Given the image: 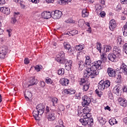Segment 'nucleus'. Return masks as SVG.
Returning <instances> with one entry per match:
<instances>
[{
  "label": "nucleus",
  "instance_id": "obj_18",
  "mask_svg": "<svg viewBox=\"0 0 127 127\" xmlns=\"http://www.w3.org/2000/svg\"><path fill=\"white\" fill-rule=\"evenodd\" d=\"M108 58L109 60L112 61V62H114L115 60H117V59H119V57L114 55V53L112 54H109L108 56Z\"/></svg>",
  "mask_w": 127,
  "mask_h": 127
},
{
  "label": "nucleus",
  "instance_id": "obj_30",
  "mask_svg": "<svg viewBox=\"0 0 127 127\" xmlns=\"http://www.w3.org/2000/svg\"><path fill=\"white\" fill-rule=\"evenodd\" d=\"M82 17H88L89 16V11L87 9H83L82 11Z\"/></svg>",
  "mask_w": 127,
  "mask_h": 127
},
{
  "label": "nucleus",
  "instance_id": "obj_61",
  "mask_svg": "<svg viewBox=\"0 0 127 127\" xmlns=\"http://www.w3.org/2000/svg\"><path fill=\"white\" fill-rule=\"evenodd\" d=\"M24 64H29V60H28V58H25L24 61Z\"/></svg>",
  "mask_w": 127,
  "mask_h": 127
},
{
  "label": "nucleus",
  "instance_id": "obj_8",
  "mask_svg": "<svg viewBox=\"0 0 127 127\" xmlns=\"http://www.w3.org/2000/svg\"><path fill=\"white\" fill-rule=\"evenodd\" d=\"M113 53L117 56V57L120 58V56H121L122 54V50H121V48L117 46H114L113 47Z\"/></svg>",
  "mask_w": 127,
  "mask_h": 127
},
{
  "label": "nucleus",
  "instance_id": "obj_64",
  "mask_svg": "<svg viewBox=\"0 0 127 127\" xmlns=\"http://www.w3.org/2000/svg\"><path fill=\"white\" fill-rule=\"evenodd\" d=\"M124 123L126 124V125H127V117L125 118L123 120Z\"/></svg>",
  "mask_w": 127,
  "mask_h": 127
},
{
  "label": "nucleus",
  "instance_id": "obj_43",
  "mask_svg": "<svg viewBox=\"0 0 127 127\" xmlns=\"http://www.w3.org/2000/svg\"><path fill=\"white\" fill-rule=\"evenodd\" d=\"M101 58L102 60H107V54L105 52L101 54Z\"/></svg>",
  "mask_w": 127,
  "mask_h": 127
},
{
  "label": "nucleus",
  "instance_id": "obj_5",
  "mask_svg": "<svg viewBox=\"0 0 127 127\" xmlns=\"http://www.w3.org/2000/svg\"><path fill=\"white\" fill-rule=\"evenodd\" d=\"M65 60V54L63 51L59 53V54L57 56L56 58V61L59 62V63H64L66 61Z\"/></svg>",
  "mask_w": 127,
  "mask_h": 127
},
{
  "label": "nucleus",
  "instance_id": "obj_19",
  "mask_svg": "<svg viewBox=\"0 0 127 127\" xmlns=\"http://www.w3.org/2000/svg\"><path fill=\"white\" fill-rule=\"evenodd\" d=\"M0 11L6 15H8V14L10 13V10L9 9V8L7 7H0Z\"/></svg>",
  "mask_w": 127,
  "mask_h": 127
},
{
  "label": "nucleus",
  "instance_id": "obj_12",
  "mask_svg": "<svg viewBox=\"0 0 127 127\" xmlns=\"http://www.w3.org/2000/svg\"><path fill=\"white\" fill-rule=\"evenodd\" d=\"M104 117L105 116L103 114L100 115L97 117V121L100 125H105L107 122V120Z\"/></svg>",
  "mask_w": 127,
  "mask_h": 127
},
{
  "label": "nucleus",
  "instance_id": "obj_53",
  "mask_svg": "<svg viewBox=\"0 0 127 127\" xmlns=\"http://www.w3.org/2000/svg\"><path fill=\"white\" fill-rule=\"evenodd\" d=\"M60 2H61L62 4H68L69 3L67 0H61Z\"/></svg>",
  "mask_w": 127,
  "mask_h": 127
},
{
  "label": "nucleus",
  "instance_id": "obj_20",
  "mask_svg": "<svg viewBox=\"0 0 127 127\" xmlns=\"http://www.w3.org/2000/svg\"><path fill=\"white\" fill-rule=\"evenodd\" d=\"M120 71H122V73H124V75H127V66L124 63L121 66Z\"/></svg>",
  "mask_w": 127,
  "mask_h": 127
},
{
  "label": "nucleus",
  "instance_id": "obj_4",
  "mask_svg": "<svg viewBox=\"0 0 127 127\" xmlns=\"http://www.w3.org/2000/svg\"><path fill=\"white\" fill-rule=\"evenodd\" d=\"M87 79L88 78H82L79 82V85L83 86L82 90L84 92H86L89 90V85H90V83Z\"/></svg>",
  "mask_w": 127,
  "mask_h": 127
},
{
  "label": "nucleus",
  "instance_id": "obj_2",
  "mask_svg": "<svg viewBox=\"0 0 127 127\" xmlns=\"http://www.w3.org/2000/svg\"><path fill=\"white\" fill-rule=\"evenodd\" d=\"M84 113V118L83 119H80L79 122L82 123V126L86 127L88 125L90 127H92L94 125V120L93 118H89L88 116L90 112H91V107L90 106H87L83 109Z\"/></svg>",
  "mask_w": 127,
  "mask_h": 127
},
{
  "label": "nucleus",
  "instance_id": "obj_33",
  "mask_svg": "<svg viewBox=\"0 0 127 127\" xmlns=\"http://www.w3.org/2000/svg\"><path fill=\"white\" fill-rule=\"evenodd\" d=\"M117 82L118 84L122 83V81H123V78L122 77V75L120 74H118L116 76Z\"/></svg>",
  "mask_w": 127,
  "mask_h": 127
},
{
  "label": "nucleus",
  "instance_id": "obj_38",
  "mask_svg": "<svg viewBox=\"0 0 127 127\" xmlns=\"http://www.w3.org/2000/svg\"><path fill=\"white\" fill-rule=\"evenodd\" d=\"M103 84H104L105 88H109V87L111 86V82L110 80L103 81Z\"/></svg>",
  "mask_w": 127,
  "mask_h": 127
},
{
  "label": "nucleus",
  "instance_id": "obj_45",
  "mask_svg": "<svg viewBox=\"0 0 127 127\" xmlns=\"http://www.w3.org/2000/svg\"><path fill=\"white\" fill-rule=\"evenodd\" d=\"M67 51L70 55H72V54H74V53L75 52V50L74 49V48L71 47L69 49L67 50Z\"/></svg>",
  "mask_w": 127,
  "mask_h": 127
},
{
  "label": "nucleus",
  "instance_id": "obj_26",
  "mask_svg": "<svg viewBox=\"0 0 127 127\" xmlns=\"http://www.w3.org/2000/svg\"><path fill=\"white\" fill-rule=\"evenodd\" d=\"M78 65L79 70H83L84 67L86 66V64H85V63L82 61H79L78 62Z\"/></svg>",
  "mask_w": 127,
  "mask_h": 127
},
{
  "label": "nucleus",
  "instance_id": "obj_34",
  "mask_svg": "<svg viewBox=\"0 0 127 127\" xmlns=\"http://www.w3.org/2000/svg\"><path fill=\"white\" fill-rule=\"evenodd\" d=\"M66 34H70V35L73 36L76 34H78V31L76 30H72L69 32H67Z\"/></svg>",
  "mask_w": 127,
  "mask_h": 127
},
{
  "label": "nucleus",
  "instance_id": "obj_55",
  "mask_svg": "<svg viewBox=\"0 0 127 127\" xmlns=\"http://www.w3.org/2000/svg\"><path fill=\"white\" fill-rule=\"evenodd\" d=\"M108 95H109V99H110L111 100H113V93H112V92L109 91Z\"/></svg>",
  "mask_w": 127,
  "mask_h": 127
},
{
  "label": "nucleus",
  "instance_id": "obj_60",
  "mask_svg": "<svg viewBox=\"0 0 127 127\" xmlns=\"http://www.w3.org/2000/svg\"><path fill=\"white\" fill-rule=\"evenodd\" d=\"M5 55L4 54H2L1 53H0V59H4L5 57Z\"/></svg>",
  "mask_w": 127,
  "mask_h": 127
},
{
  "label": "nucleus",
  "instance_id": "obj_21",
  "mask_svg": "<svg viewBox=\"0 0 127 127\" xmlns=\"http://www.w3.org/2000/svg\"><path fill=\"white\" fill-rule=\"evenodd\" d=\"M85 65L87 68L88 67H90L91 65V63H92V60H91V58H90V56H85Z\"/></svg>",
  "mask_w": 127,
  "mask_h": 127
},
{
  "label": "nucleus",
  "instance_id": "obj_56",
  "mask_svg": "<svg viewBox=\"0 0 127 127\" xmlns=\"http://www.w3.org/2000/svg\"><path fill=\"white\" fill-rule=\"evenodd\" d=\"M16 19L14 17H12L11 18V23H12V24H14L16 22Z\"/></svg>",
  "mask_w": 127,
  "mask_h": 127
},
{
  "label": "nucleus",
  "instance_id": "obj_13",
  "mask_svg": "<svg viewBox=\"0 0 127 127\" xmlns=\"http://www.w3.org/2000/svg\"><path fill=\"white\" fill-rule=\"evenodd\" d=\"M42 16L45 19H48L52 17V12L44 11L42 13Z\"/></svg>",
  "mask_w": 127,
  "mask_h": 127
},
{
  "label": "nucleus",
  "instance_id": "obj_31",
  "mask_svg": "<svg viewBox=\"0 0 127 127\" xmlns=\"http://www.w3.org/2000/svg\"><path fill=\"white\" fill-rule=\"evenodd\" d=\"M84 48H85V45H84L80 44L79 45L75 46V50H77V51H81V50H83Z\"/></svg>",
  "mask_w": 127,
  "mask_h": 127
},
{
  "label": "nucleus",
  "instance_id": "obj_32",
  "mask_svg": "<svg viewBox=\"0 0 127 127\" xmlns=\"http://www.w3.org/2000/svg\"><path fill=\"white\" fill-rule=\"evenodd\" d=\"M109 123L110 125H111V126H114V125L118 124V121H117V120H116V119L112 118L109 120Z\"/></svg>",
  "mask_w": 127,
  "mask_h": 127
},
{
  "label": "nucleus",
  "instance_id": "obj_22",
  "mask_svg": "<svg viewBox=\"0 0 127 127\" xmlns=\"http://www.w3.org/2000/svg\"><path fill=\"white\" fill-rule=\"evenodd\" d=\"M38 83V80L37 79H35V77L33 76L30 78V84L29 86H33V85H36Z\"/></svg>",
  "mask_w": 127,
  "mask_h": 127
},
{
  "label": "nucleus",
  "instance_id": "obj_44",
  "mask_svg": "<svg viewBox=\"0 0 127 127\" xmlns=\"http://www.w3.org/2000/svg\"><path fill=\"white\" fill-rule=\"evenodd\" d=\"M35 70H36L37 72H39L42 69V65H37L35 67Z\"/></svg>",
  "mask_w": 127,
  "mask_h": 127
},
{
  "label": "nucleus",
  "instance_id": "obj_41",
  "mask_svg": "<svg viewBox=\"0 0 127 127\" xmlns=\"http://www.w3.org/2000/svg\"><path fill=\"white\" fill-rule=\"evenodd\" d=\"M85 24V20L84 19H80L78 21V25L79 27H83V26Z\"/></svg>",
  "mask_w": 127,
  "mask_h": 127
},
{
  "label": "nucleus",
  "instance_id": "obj_47",
  "mask_svg": "<svg viewBox=\"0 0 127 127\" xmlns=\"http://www.w3.org/2000/svg\"><path fill=\"white\" fill-rule=\"evenodd\" d=\"M0 53L6 55V49L4 48H2L1 50H0Z\"/></svg>",
  "mask_w": 127,
  "mask_h": 127
},
{
  "label": "nucleus",
  "instance_id": "obj_1",
  "mask_svg": "<svg viewBox=\"0 0 127 127\" xmlns=\"http://www.w3.org/2000/svg\"><path fill=\"white\" fill-rule=\"evenodd\" d=\"M102 61H97L92 63L90 66L86 67L84 71L83 77L84 78H95L97 75H99L98 69L101 68Z\"/></svg>",
  "mask_w": 127,
  "mask_h": 127
},
{
  "label": "nucleus",
  "instance_id": "obj_46",
  "mask_svg": "<svg viewBox=\"0 0 127 127\" xmlns=\"http://www.w3.org/2000/svg\"><path fill=\"white\" fill-rule=\"evenodd\" d=\"M95 92L96 94H97V95H98V96H99L100 97H102V96L103 95V92H102L101 91H98V89H96L95 90Z\"/></svg>",
  "mask_w": 127,
  "mask_h": 127
},
{
  "label": "nucleus",
  "instance_id": "obj_62",
  "mask_svg": "<svg viewBox=\"0 0 127 127\" xmlns=\"http://www.w3.org/2000/svg\"><path fill=\"white\" fill-rule=\"evenodd\" d=\"M121 2L122 4H127V0H121Z\"/></svg>",
  "mask_w": 127,
  "mask_h": 127
},
{
  "label": "nucleus",
  "instance_id": "obj_50",
  "mask_svg": "<svg viewBox=\"0 0 127 127\" xmlns=\"http://www.w3.org/2000/svg\"><path fill=\"white\" fill-rule=\"evenodd\" d=\"M59 124L60 125V127H64V123L63 122V120L61 119L59 120Z\"/></svg>",
  "mask_w": 127,
  "mask_h": 127
},
{
  "label": "nucleus",
  "instance_id": "obj_28",
  "mask_svg": "<svg viewBox=\"0 0 127 127\" xmlns=\"http://www.w3.org/2000/svg\"><path fill=\"white\" fill-rule=\"evenodd\" d=\"M39 115L40 116V113H39V111H34L33 112V116L35 118V120L37 121H38L39 120Z\"/></svg>",
  "mask_w": 127,
  "mask_h": 127
},
{
  "label": "nucleus",
  "instance_id": "obj_27",
  "mask_svg": "<svg viewBox=\"0 0 127 127\" xmlns=\"http://www.w3.org/2000/svg\"><path fill=\"white\" fill-rule=\"evenodd\" d=\"M78 111V117H85V113H84V109H82L81 107L77 109Z\"/></svg>",
  "mask_w": 127,
  "mask_h": 127
},
{
  "label": "nucleus",
  "instance_id": "obj_16",
  "mask_svg": "<svg viewBox=\"0 0 127 127\" xmlns=\"http://www.w3.org/2000/svg\"><path fill=\"white\" fill-rule=\"evenodd\" d=\"M117 27V23L115 19H112L110 20L109 22V28L112 31L115 30V29Z\"/></svg>",
  "mask_w": 127,
  "mask_h": 127
},
{
  "label": "nucleus",
  "instance_id": "obj_17",
  "mask_svg": "<svg viewBox=\"0 0 127 127\" xmlns=\"http://www.w3.org/2000/svg\"><path fill=\"white\" fill-rule=\"evenodd\" d=\"M113 92L117 95V96H121L122 95V91L120 90V87L119 85L116 86L113 90Z\"/></svg>",
  "mask_w": 127,
  "mask_h": 127
},
{
  "label": "nucleus",
  "instance_id": "obj_10",
  "mask_svg": "<svg viewBox=\"0 0 127 127\" xmlns=\"http://www.w3.org/2000/svg\"><path fill=\"white\" fill-rule=\"evenodd\" d=\"M117 71L111 67L107 69V73L109 77H115L117 76Z\"/></svg>",
  "mask_w": 127,
  "mask_h": 127
},
{
  "label": "nucleus",
  "instance_id": "obj_11",
  "mask_svg": "<svg viewBox=\"0 0 127 127\" xmlns=\"http://www.w3.org/2000/svg\"><path fill=\"white\" fill-rule=\"evenodd\" d=\"M36 110L40 113V116L44 114V111H45V106L42 104H38L36 106Z\"/></svg>",
  "mask_w": 127,
  "mask_h": 127
},
{
  "label": "nucleus",
  "instance_id": "obj_51",
  "mask_svg": "<svg viewBox=\"0 0 127 127\" xmlns=\"http://www.w3.org/2000/svg\"><path fill=\"white\" fill-rule=\"evenodd\" d=\"M64 47L65 49L68 50L71 48V45H70L69 44H65L64 45Z\"/></svg>",
  "mask_w": 127,
  "mask_h": 127
},
{
  "label": "nucleus",
  "instance_id": "obj_6",
  "mask_svg": "<svg viewBox=\"0 0 127 127\" xmlns=\"http://www.w3.org/2000/svg\"><path fill=\"white\" fill-rule=\"evenodd\" d=\"M81 104L82 107H86V106H89L90 103H91V98L88 96L84 95L82 97Z\"/></svg>",
  "mask_w": 127,
  "mask_h": 127
},
{
  "label": "nucleus",
  "instance_id": "obj_9",
  "mask_svg": "<svg viewBox=\"0 0 127 127\" xmlns=\"http://www.w3.org/2000/svg\"><path fill=\"white\" fill-rule=\"evenodd\" d=\"M64 63H61V64H65V69L69 71V70H71V67H72V61L67 60H65Z\"/></svg>",
  "mask_w": 127,
  "mask_h": 127
},
{
  "label": "nucleus",
  "instance_id": "obj_24",
  "mask_svg": "<svg viewBox=\"0 0 127 127\" xmlns=\"http://www.w3.org/2000/svg\"><path fill=\"white\" fill-rule=\"evenodd\" d=\"M69 79L67 78H64L61 79V84L63 86H67L69 84Z\"/></svg>",
  "mask_w": 127,
  "mask_h": 127
},
{
  "label": "nucleus",
  "instance_id": "obj_59",
  "mask_svg": "<svg viewBox=\"0 0 127 127\" xmlns=\"http://www.w3.org/2000/svg\"><path fill=\"white\" fill-rule=\"evenodd\" d=\"M100 15L101 17H105L106 16V13L104 11H102L100 12Z\"/></svg>",
  "mask_w": 127,
  "mask_h": 127
},
{
  "label": "nucleus",
  "instance_id": "obj_15",
  "mask_svg": "<svg viewBox=\"0 0 127 127\" xmlns=\"http://www.w3.org/2000/svg\"><path fill=\"white\" fill-rule=\"evenodd\" d=\"M118 102L120 106H122V107H124V108H126L127 106V101L125 98L120 97L118 98Z\"/></svg>",
  "mask_w": 127,
  "mask_h": 127
},
{
  "label": "nucleus",
  "instance_id": "obj_58",
  "mask_svg": "<svg viewBox=\"0 0 127 127\" xmlns=\"http://www.w3.org/2000/svg\"><path fill=\"white\" fill-rule=\"evenodd\" d=\"M40 86H41L42 88H44V87H45V82L44 81H40Z\"/></svg>",
  "mask_w": 127,
  "mask_h": 127
},
{
  "label": "nucleus",
  "instance_id": "obj_40",
  "mask_svg": "<svg viewBox=\"0 0 127 127\" xmlns=\"http://www.w3.org/2000/svg\"><path fill=\"white\" fill-rule=\"evenodd\" d=\"M64 73H65V69L64 68H61L58 71V74L61 75V76L64 75Z\"/></svg>",
  "mask_w": 127,
  "mask_h": 127
},
{
  "label": "nucleus",
  "instance_id": "obj_54",
  "mask_svg": "<svg viewBox=\"0 0 127 127\" xmlns=\"http://www.w3.org/2000/svg\"><path fill=\"white\" fill-rule=\"evenodd\" d=\"M123 49L124 50V51L125 52V53L127 55V43H125L124 47Z\"/></svg>",
  "mask_w": 127,
  "mask_h": 127
},
{
  "label": "nucleus",
  "instance_id": "obj_42",
  "mask_svg": "<svg viewBox=\"0 0 127 127\" xmlns=\"http://www.w3.org/2000/svg\"><path fill=\"white\" fill-rule=\"evenodd\" d=\"M123 7H122V5L121 4H118L117 6L115 8V9L116 11H121L122 10Z\"/></svg>",
  "mask_w": 127,
  "mask_h": 127
},
{
  "label": "nucleus",
  "instance_id": "obj_49",
  "mask_svg": "<svg viewBox=\"0 0 127 127\" xmlns=\"http://www.w3.org/2000/svg\"><path fill=\"white\" fill-rule=\"evenodd\" d=\"M13 1L16 3H19L20 4H21V5H22V3H23V1L21 0H13Z\"/></svg>",
  "mask_w": 127,
  "mask_h": 127
},
{
  "label": "nucleus",
  "instance_id": "obj_48",
  "mask_svg": "<svg viewBox=\"0 0 127 127\" xmlns=\"http://www.w3.org/2000/svg\"><path fill=\"white\" fill-rule=\"evenodd\" d=\"M95 9L97 10H100L102 9V6L99 4H96L95 5Z\"/></svg>",
  "mask_w": 127,
  "mask_h": 127
},
{
  "label": "nucleus",
  "instance_id": "obj_29",
  "mask_svg": "<svg viewBox=\"0 0 127 127\" xmlns=\"http://www.w3.org/2000/svg\"><path fill=\"white\" fill-rule=\"evenodd\" d=\"M52 103L54 107H57L58 106V98L54 97L52 99Z\"/></svg>",
  "mask_w": 127,
  "mask_h": 127
},
{
  "label": "nucleus",
  "instance_id": "obj_36",
  "mask_svg": "<svg viewBox=\"0 0 127 127\" xmlns=\"http://www.w3.org/2000/svg\"><path fill=\"white\" fill-rule=\"evenodd\" d=\"M96 49L98 51H99L100 53L102 52V44L100 43H97L96 44Z\"/></svg>",
  "mask_w": 127,
  "mask_h": 127
},
{
  "label": "nucleus",
  "instance_id": "obj_37",
  "mask_svg": "<svg viewBox=\"0 0 127 127\" xmlns=\"http://www.w3.org/2000/svg\"><path fill=\"white\" fill-rule=\"evenodd\" d=\"M112 48L111 46H106L104 49V52H110L112 50Z\"/></svg>",
  "mask_w": 127,
  "mask_h": 127
},
{
  "label": "nucleus",
  "instance_id": "obj_63",
  "mask_svg": "<svg viewBox=\"0 0 127 127\" xmlns=\"http://www.w3.org/2000/svg\"><path fill=\"white\" fill-rule=\"evenodd\" d=\"M5 3V0H0V4H4Z\"/></svg>",
  "mask_w": 127,
  "mask_h": 127
},
{
  "label": "nucleus",
  "instance_id": "obj_14",
  "mask_svg": "<svg viewBox=\"0 0 127 127\" xmlns=\"http://www.w3.org/2000/svg\"><path fill=\"white\" fill-rule=\"evenodd\" d=\"M24 96L27 102H31V98H32V93L29 91H26Z\"/></svg>",
  "mask_w": 127,
  "mask_h": 127
},
{
  "label": "nucleus",
  "instance_id": "obj_52",
  "mask_svg": "<svg viewBox=\"0 0 127 127\" xmlns=\"http://www.w3.org/2000/svg\"><path fill=\"white\" fill-rule=\"evenodd\" d=\"M29 1L32 2V3H35V4L39 2V0H28Z\"/></svg>",
  "mask_w": 127,
  "mask_h": 127
},
{
  "label": "nucleus",
  "instance_id": "obj_7",
  "mask_svg": "<svg viewBox=\"0 0 127 127\" xmlns=\"http://www.w3.org/2000/svg\"><path fill=\"white\" fill-rule=\"evenodd\" d=\"M52 17L54 19H59L62 16V12L61 11L56 10L52 12Z\"/></svg>",
  "mask_w": 127,
  "mask_h": 127
},
{
  "label": "nucleus",
  "instance_id": "obj_57",
  "mask_svg": "<svg viewBox=\"0 0 127 127\" xmlns=\"http://www.w3.org/2000/svg\"><path fill=\"white\" fill-rule=\"evenodd\" d=\"M17 17H19V12H14V18L16 19Z\"/></svg>",
  "mask_w": 127,
  "mask_h": 127
},
{
  "label": "nucleus",
  "instance_id": "obj_25",
  "mask_svg": "<svg viewBox=\"0 0 127 127\" xmlns=\"http://www.w3.org/2000/svg\"><path fill=\"white\" fill-rule=\"evenodd\" d=\"M98 87L99 90H100V91H104L105 90V88H106L105 86V84H104V80H101L98 85Z\"/></svg>",
  "mask_w": 127,
  "mask_h": 127
},
{
  "label": "nucleus",
  "instance_id": "obj_35",
  "mask_svg": "<svg viewBox=\"0 0 127 127\" xmlns=\"http://www.w3.org/2000/svg\"><path fill=\"white\" fill-rule=\"evenodd\" d=\"M125 42H124V40L122 39V37H119L117 39V44H119V45H123Z\"/></svg>",
  "mask_w": 127,
  "mask_h": 127
},
{
  "label": "nucleus",
  "instance_id": "obj_23",
  "mask_svg": "<svg viewBox=\"0 0 127 127\" xmlns=\"http://www.w3.org/2000/svg\"><path fill=\"white\" fill-rule=\"evenodd\" d=\"M64 92L67 95H74L76 93V91L73 89H65Z\"/></svg>",
  "mask_w": 127,
  "mask_h": 127
},
{
  "label": "nucleus",
  "instance_id": "obj_3",
  "mask_svg": "<svg viewBox=\"0 0 127 127\" xmlns=\"http://www.w3.org/2000/svg\"><path fill=\"white\" fill-rule=\"evenodd\" d=\"M45 114L47 116L48 121L51 122L54 121L56 119V115H55V111L51 110L49 107L47 106L45 110Z\"/></svg>",
  "mask_w": 127,
  "mask_h": 127
},
{
  "label": "nucleus",
  "instance_id": "obj_39",
  "mask_svg": "<svg viewBox=\"0 0 127 127\" xmlns=\"http://www.w3.org/2000/svg\"><path fill=\"white\" fill-rule=\"evenodd\" d=\"M45 82L47 84H49L50 85H52V84H53V80L49 77H47L46 78Z\"/></svg>",
  "mask_w": 127,
  "mask_h": 127
}]
</instances>
